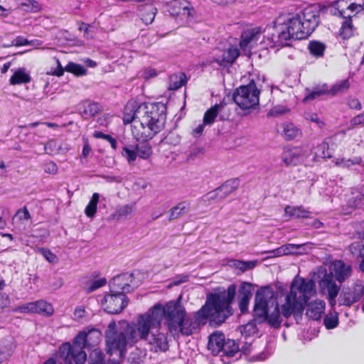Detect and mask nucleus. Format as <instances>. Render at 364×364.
<instances>
[{"label":"nucleus","mask_w":364,"mask_h":364,"mask_svg":"<svg viewBox=\"0 0 364 364\" xmlns=\"http://www.w3.org/2000/svg\"><path fill=\"white\" fill-rule=\"evenodd\" d=\"M321 11L314 6H310L297 14H282L273 21L276 33L272 39L282 46H290L287 43L291 40L307 38L320 23Z\"/></svg>","instance_id":"f257e3e1"},{"label":"nucleus","mask_w":364,"mask_h":364,"mask_svg":"<svg viewBox=\"0 0 364 364\" xmlns=\"http://www.w3.org/2000/svg\"><path fill=\"white\" fill-rule=\"evenodd\" d=\"M236 289V284H232L227 289L219 287L214 292L208 294L205 304L192 318L196 326L199 328L200 325L205 324L209 318L210 325L217 327L231 316L234 313L232 304L235 298Z\"/></svg>","instance_id":"f03ea898"},{"label":"nucleus","mask_w":364,"mask_h":364,"mask_svg":"<svg viewBox=\"0 0 364 364\" xmlns=\"http://www.w3.org/2000/svg\"><path fill=\"white\" fill-rule=\"evenodd\" d=\"M139 126L134 125L132 133L137 141H149L160 132L166 119V106L161 102L144 103L137 107Z\"/></svg>","instance_id":"7ed1b4c3"},{"label":"nucleus","mask_w":364,"mask_h":364,"mask_svg":"<svg viewBox=\"0 0 364 364\" xmlns=\"http://www.w3.org/2000/svg\"><path fill=\"white\" fill-rule=\"evenodd\" d=\"M272 294L270 288L265 287L257 291L255 297L252 319L247 326L256 328L257 325L267 323L269 327L278 329L281 327L283 321L280 315V307L276 301L272 311L268 304L267 293Z\"/></svg>","instance_id":"20e7f679"},{"label":"nucleus","mask_w":364,"mask_h":364,"mask_svg":"<svg viewBox=\"0 0 364 364\" xmlns=\"http://www.w3.org/2000/svg\"><path fill=\"white\" fill-rule=\"evenodd\" d=\"M148 316L139 315L136 322L127 324L125 327L126 347L127 345L134 346L137 342H146L153 329L149 323Z\"/></svg>","instance_id":"39448f33"},{"label":"nucleus","mask_w":364,"mask_h":364,"mask_svg":"<svg viewBox=\"0 0 364 364\" xmlns=\"http://www.w3.org/2000/svg\"><path fill=\"white\" fill-rule=\"evenodd\" d=\"M180 301H170L163 306L161 304H155L151 312H146L141 314L142 316H148L149 323L156 329L161 327V321L164 318L166 324L169 328L170 323L174 318L175 312L177 310Z\"/></svg>","instance_id":"423d86ee"},{"label":"nucleus","mask_w":364,"mask_h":364,"mask_svg":"<svg viewBox=\"0 0 364 364\" xmlns=\"http://www.w3.org/2000/svg\"><path fill=\"white\" fill-rule=\"evenodd\" d=\"M259 90L254 80L246 85L240 86L232 96V101L242 109L255 108L259 104Z\"/></svg>","instance_id":"0eeeda50"},{"label":"nucleus","mask_w":364,"mask_h":364,"mask_svg":"<svg viewBox=\"0 0 364 364\" xmlns=\"http://www.w3.org/2000/svg\"><path fill=\"white\" fill-rule=\"evenodd\" d=\"M197 329L198 327L193 322V319L191 317H186V310L180 302L174 318L170 323L169 331L173 333L179 331L182 335L188 336L192 335Z\"/></svg>","instance_id":"6e6552de"},{"label":"nucleus","mask_w":364,"mask_h":364,"mask_svg":"<svg viewBox=\"0 0 364 364\" xmlns=\"http://www.w3.org/2000/svg\"><path fill=\"white\" fill-rule=\"evenodd\" d=\"M106 343L108 347L107 353L112 354L111 350L119 352L120 357L124 355L126 352L125 328L119 333L117 331L114 321H111L105 331Z\"/></svg>","instance_id":"1a4fd4ad"},{"label":"nucleus","mask_w":364,"mask_h":364,"mask_svg":"<svg viewBox=\"0 0 364 364\" xmlns=\"http://www.w3.org/2000/svg\"><path fill=\"white\" fill-rule=\"evenodd\" d=\"M165 11L170 16L179 17L181 20L185 21L186 23H190L196 14L191 3L186 0H172L168 2Z\"/></svg>","instance_id":"9d476101"},{"label":"nucleus","mask_w":364,"mask_h":364,"mask_svg":"<svg viewBox=\"0 0 364 364\" xmlns=\"http://www.w3.org/2000/svg\"><path fill=\"white\" fill-rule=\"evenodd\" d=\"M128 297L124 294H107L101 301V305L105 311L109 314L121 313L127 306Z\"/></svg>","instance_id":"9b49d317"},{"label":"nucleus","mask_w":364,"mask_h":364,"mask_svg":"<svg viewBox=\"0 0 364 364\" xmlns=\"http://www.w3.org/2000/svg\"><path fill=\"white\" fill-rule=\"evenodd\" d=\"M363 295L364 284L362 281H358L350 287H343L338 296V304L340 306H350L359 301Z\"/></svg>","instance_id":"f8f14e48"},{"label":"nucleus","mask_w":364,"mask_h":364,"mask_svg":"<svg viewBox=\"0 0 364 364\" xmlns=\"http://www.w3.org/2000/svg\"><path fill=\"white\" fill-rule=\"evenodd\" d=\"M101 332L97 328L79 332L73 341L74 350H80L95 346L100 342Z\"/></svg>","instance_id":"ddd939ff"},{"label":"nucleus","mask_w":364,"mask_h":364,"mask_svg":"<svg viewBox=\"0 0 364 364\" xmlns=\"http://www.w3.org/2000/svg\"><path fill=\"white\" fill-rule=\"evenodd\" d=\"M305 306L306 305L297 299V292L290 291L286 296L284 304L281 306L280 315L286 318H289L292 314L296 318H301Z\"/></svg>","instance_id":"4468645a"},{"label":"nucleus","mask_w":364,"mask_h":364,"mask_svg":"<svg viewBox=\"0 0 364 364\" xmlns=\"http://www.w3.org/2000/svg\"><path fill=\"white\" fill-rule=\"evenodd\" d=\"M290 291H299L301 294L297 299L306 305L311 296L316 293V284L314 279L296 277L291 284Z\"/></svg>","instance_id":"2eb2a0df"},{"label":"nucleus","mask_w":364,"mask_h":364,"mask_svg":"<svg viewBox=\"0 0 364 364\" xmlns=\"http://www.w3.org/2000/svg\"><path fill=\"white\" fill-rule=\"evenodd\" d=\"M320 272L323 273V276L318 282V285L321 289H327L328 299L329 304L333 307L336 304V297L338 295L341 287L338 286L335 281L333 280L331 273H327L326 268L321 267Z\"/></svg>","instance_id":"dca6fc26"},{"label":"nucleus","mask_w":364,"mask_h":364,"mask_svg":"<svg viewBox=\"0 0 364 364\" xmlns=\"http://www.w3.org/2000/svg\"><path fill=\"white\" fill-rule=\"evenodd\" d=\"M310 154L307 147H287L284 149L282 159L287 166H296L306 159Z\"/></svg>","instance_id":"f3484780"},{"label":"nucleus","mask_w":364,"mask_h":364,"mask_svg":"<svg viewBox=\"0 0 364 364\" xmlns=\"http://www.w3.org/2000/svg\"><path fill=\"white\" fill-rule=\"evenodd\" d=\"M133 279L134 274L128 272L114 277L109 283V292L124 294L131 292Z\"/></svg>","instance_id":"a211bd4d"},{"label":"nucleus","mask_w":364,"mask_h":364,"mask_svg":"<svg viewBox=\"0 0 364 364\" xmlns=\"http://www.w3.org/2000/svg\"><path fill=\"white\" fill-rule=\"evenodd\" d=\"M146 343L154 352H166L168 349L167 336L166 333L159 331V328L153 329Z\"/></svg>","instance_id":"6ab92c4d"},{"label":"nucleus","mask_w":364,"mask_h":364,"mask_svg":"<svg viewBox=\"0 0 364 364\" xmlns=\"http://www.w3.org/2000/svg\"><path fill=\"white\" fill-rule=\"evenodd\" d=\"M328 273L332 274L333 279L335 278L339 283H342L351 276L352 267L342 260H336L333 262L331 270Z\"/></svg>","instance_id":"aec40b11"},{"label":"nucleus","mask_w":364,"mask_h":364,"mask_svg":"<svg viewBox=\"0 0 364 364\" xmlns=\"http://www.w3.org/2000/svg\"><path fill=\"white\" fill-rule=\"evenodd\" d=\"M56 63L58 65L57 68L53 70L52 69L50 72H48V75L60 77L64 74L65 70L73 73L77 76H82L86 74L87 70L82 65L77 64L73 62H70L68 63L65 68H63L58 59H56Z\"/></svg>","instance_id":"412c9836"},{"label":"nucleus","mask_w":364,"mask_h":364,"mask_svg":"<svg viewBox=\"0 0 364 364\" xmlns=\"http://www.w3.org/2000/svg\"><path fill=\"white\" fill-rule=\"evenodd\" d=\"M261 30L259 28H254L243 31L240 43V48L243 50L251 48L259 40Z\"/></svg>","instance_id":"4be33fe9"},{"label":"nucleus","mask_w":364,"mask_h":364,"mask_svg":"<svg viewBox=\"0 0 364 364\" xmlns=\"http://www.w3.org/2000/svg\"><path fill=\"white\" fill-rule=\"evenodd\" d=\"M339 16L344 19L342 23L341 27L339 30V35L343 39H348L353 35L354 26L352 22V16L350 14L346 15L344 9H338Z\"/></svg>","instance_id":"5701e85b"},{"label":"nucleus","mask_w":364,"mask_h":364,"mask_svg":"<svg viewBox=\"0 0 364 364\" xmlns=\"http://www.w3.org/2000/svg\"><path fill=\"white\" fill-rule=\"evenodd\" d=\"M225 341V336L222 332L218 331L210 334L208 343V350H210L214 355L220 354Z\"/></svg>","instance_id":"b1692460"},{"label":"nucleus","mask_w":364,"mask_h":364,"mask_svg":"<svg viewBox=\"0 0 364 364\" xmlns=\"http://www.w3.org/2000/svg\"><path fill=\"white\" fill-rule=\"evenodd\" d=\"M80 114L85 118L95 117L102 111L100 104L87 100L80 104Z\"/></svg>","instance_id":"393cba45"},{"label":"nucleus","mask_w":364,"mask_h":364,"mask_svg":"<svg viewBox=\"0 0 364 364\" xmlns=\"http://www.w3.org/2000/svg\"><path fill=\"white\" fill-rule=\"evenodd\" d=\"M306 315L311 319L319 320L324 312L325 302L322 300H316L306 304Z\"/></svg>","instance_id":"a878e982"},{"label":"nucleus","mask_w":364,"mask_h":364,"mask_svg":"<svg viewBox=\"0 0 364 364\" xmlns=\"http://www.w3.org/2000/svg\"><path fill=\"white\" fill-rule=\"evenodd\" d=\"M190 209L191 203L188 201H181L168 210L167 219L169 222H171L182 215L188 214Z\"/></svg>","instance_id":"bb28decb"},{"label":"nucleus","mask_w":364,"mask_h":364,"mask_svg":"<svg viewBox=\"0 0 364 364\" xmlns=\"http://www.w3.org/2000/svg\"><path fill=\"white\" fill-rule=\"evenodd\" d=\"M358 238L360 241H355L350 244L349 249L353 255H357L362 258L359 264V268L361 272H364V232H358Z\"/></svg>","instance_id":"cd10ccee"},{"label":"nucleus","mask_w":364,"mask_h":364,"mask_svg":"<svg viewBox=\"0 0 364 364\" xmlns=\"http://www.w3.org/2000/svg\"><path fill=\"white\" fill-rule=\"evenodd\" d=\"M240 186V180L237 178L226 181L220 186L218 187L223 199H225L232 193L235 191Z\"/></svg>","instance_id":"c85d7f7f"},{"label":"nucleus","mask_w":364,"mask_h":364,"mask_svg":"<svg viewBox=\"0 0 364 364\" xmlns=\"http://www.w3.org/2000/svg\"><path fill=\"white\" fill-rule=\"evenodd\" d=\"M347 205L353 209H364V186L359 191L352 193V196L348 199Z\"/></svg>","instance_id":"c756f323"},{"label":"nucleus","mask_w":364,"mask_h":364,"mask_svg":"<svg viewBox=\"0 0 364 364\" xmlns=\"http://www.w3.org/2000/svg\"><path fill=\"white\" fill-rule=\"evenodd\" d=\"M240 52L237 48L233 46L230 47L223 52L221 59L220 60V65L224 67L232 65L237 58Z\"/></svg>","instance_id":"7c9ffc66"},{"label":"nucleus","mask_w":364,"mask_h":364,"mask_svg":"<svg viewBox=\"0 0 364 364\" xmlns=\"http://www.w3.org/2000/svg\"><path fill=\"white\" fill-rule=\"evenodd\" d=\"M257 264V260L252 261H242L238 259H230L228 262V265L230 267L239 269L240 272H245L249 269H252L256 267Z\"/></svg>","instance_id":"2f4dec72"},{"label":"nucleus","mask_w":364,"mask_h":364,"mask_svg":"<svg viewBox=\"0 0 364 364\" xmlns=\"http://www.w3.org/2000/svg\"><path fill=\"white\" fill-rule=\"evenodd\" d=\"M240 348L238 343L232 339H225L220 356H227L228 358H232L235 354L238 353Z\"/></svg>","instance_id":"473e14b6"},{"label":"nucleus","mask_w":364,"mask_h":364,"mask_svg":"<svg viewBox=\"0 0 364 364\" xmlns=\"http://www.w3.org/2000/svg\"><path fill=\"white\" fill-rule=\"evenodd\" d=\"M284 212L286 215H288L290 218H304L308 219L310 218L311 213L304 209L302 206L299 207H292L287 205L284 208Z\"/></svg>","instance_id":"72a5a7b5"},{"label":"nucleus","mask_w":364,"mask_h":364,"mask_svg":"<svg viewBox=\"0 0 364 364\" xmlns=\"http://www.w3.org/2000/svg\"><path fill=\"white\" fill-rule=\"evenodd\" d=\"M326 49V46L324 43L316 40L309 41L308 45L310 54L316 58H322Z\"/></svg>","instance_id":"f704fd0d"},{"label":"nucleus","mask_w":364,"mask_h":364,"mask_svg":"<svg viewBox=\"0 0 364 364\" xmlns=\"http://www.w3.org/2000/svg\"><path fill=\"white\" fill-rule=\"evenodd\" d=\"M74 348L68 343H63L58 348V356L63 360L65 364H72V355Z\"/></svg>","instance_id":"c9c22d12"},{"label":"nucleus","mask_w":364,"mask_h":364,"mask_svg":"<svg viewBox=\"0 0 364 364\" xmlns=\"http://www.w3.org/2000/svg\"><path fill=\"white\" fill-rule=\"evenodd\" d=\"M31 76L26 73L25 68H18L11 77L9 82L11 85H19L30 82Z\"/></svg>","instance_id":"e433bc0d"},{"label":"nucleus","mask_w":364,"mask_h":364,"mask_svg":"<svg viewBox=\"0 0 364 364\" xmlns=\"http://www.w3.org/2000/svg\"><path fill=\"white\" fill-rule=\"evenodd\" d=\"M186 82L187 77L185 73L173 74L169 77L168 89L176 90L184 85Z\"/></svg>","instance_id":"4c0bfd02"},{"label":"nucleus","mask_w":364,"mask_h":364,"mask_svg":"<svg viewBox=\"0 0 364 364\" xmlns=\"http://www.w3.org/2000/svg\"><path fill=\"white\" fill-rule=\"evenodd\" d=\"M141 19L146 25L151 24L155 18L157 9L153 6H144L141 10Z\"/></svg>","instance_id":"58836bf2"},{"label":"nucleus","mask_w":364,"mask_h":364,"mask_svg":"<svg viewBox=\"0 0 364 364\" xmlns=\"http://www.w3.org/2000/svg\"><path fill=\"white\" fill-rule=\"evenodd\" d=\"M135 146L137 156L142 159H148L152 154L151 146L147 142L148 141H141Z\"/></svg>","instance_id":"ea45409f"},{"label":"nucleus","mask_w":364,"mask_h":364,"mask_svg":"<svg viewBox=\"0 0 364 364\" xmlns=\"http://www.w3.org/2000/svg\"><path fill=\"white\" fill-rule=\"evenodd\" d=\"M34 313L50 316L53 314V309L50 304L43 300L34 302Z\"/></svg>","instance_id":"a19ab883"},{"label":"nucleus","mask_w":364,"mask_h":364,"mask_svg":"<svg viewBox=\"0 0 364 364\" xmlns=\"http://www.w3.org/2000/svg\"><path fill=\"white\" fill-rule=\"evenodd\" d=\"M328 87L326 84H323L321 86H317L314 88V90L310 92L308 95L305 96L303 101L304 102H306L311 100H313L316 98L321 97L325 94H328Z\"/></svg>","instance_id":"79ce46f5"},{"label":"nucleus","mask_w":364,"mask_h":364,"mask_svg":"<svg viewBox=\"0 0 364 364\" xmlns=\"http://www.w3.org/2000/svg\"><path fill=\"white\" fill-rule=\"evenodd\" d=\"M100 200V194L93 193L89 203L85 208V213L88 218H93L97 212V206Z\"/></svg>","instance_id":"37998d69"},{"label":"nucleus","mask_w":364,"mask_h":364,"mask_svg":"<svg viewBox=\"0 0 364 364\" xmlns=\"http://www.w3.org/2000/svg\"><path fill=\"white\" fill-rule=\"evenodd\" d=\"M146 355V350L136 348L130 353L128 361L129 364H144Z\"/></svg>","instance_id":"c03bdc74"},{"label":"nucleus","mask_w":364,"mask_h":364,"mask_svg":"<svg viewBox=\"0 0 364 364\" xmlns=\"http://www.w3.org/2000/svg\"><path fill=\"white\" fill-rule=\"evenodd\" d=\"M350 87V82L348 79L341 80L333 85L331 89H328V93L331 95H336L339 93H343Z\"/></svg>","instance_id":"a18cd8bd"},{"label":"nucleus","mask_w":364,"mask_h":364,"mask_svg":"<svg viewBox=\"0 0 364 364\" xmlns=\"http://www.w3.org/2000/svg\"><path fill=\"white\" fill-rule=\"evenodd\" d=\"M136 112H137V107L134 109L132 107V109L129 108V105H127L124 108V124H129L132 122H134V125L139 126V118L138 116H136Z\"/></svg>","instance_id":"49530a36"},{"label":"nucleus","mask_w":364,"mask_h":364,"mask_svg":"<svg viewBox=\"0 0 364 364\" xmlns=\"http://www.w3.org/2000/svg\"><path fill=\"white\" fill-rule=\"evenodd\" d=\"M300 134V130L291 123L284 126L283 135L286 140H292Z\"/></svg>","instance_id":"de8ad7c7"},{"label":"nucleus","mask_w":364,"mask_h":364,"mask_svg":"<svg viewBox=\"0 0 364 364\" xmlns=\"http://www.w3.org/2000/svg\"><path fill=\"white\" fill-rule=\"evenodd\" d=\"M121 154L127 160L129 164H133L137 158L136 148L133 146H124Z\"/></svg>","instance_id":"09e8293b"},{"label":"nucleus","mask_w":364,"mask_h":364,"mask_svg":"<svg viewBox=\"0 0 364 364\" xmlns=\"http://www.w3.org/2000/svg\"><path fill=\"white\" fill-rule=\"evenodd\" d=\"M218 105H214L208 109L204 114V124L211 125L214 123L215 118L218 115Z\"/></svg>","instance_id":"8fccbe9b"},{"label":"nucleus","mask_w":364,"mask_h":364,"mask_svg":"<svg viewBox=\"0 0 364 364\" xmlns=\"http://www.w3.org/2000/svg\"><path fill=\"white\" fill-rule=\"evenodd\" d=\"M62 149V145L55 139L49 140L44 146V150L46 154L53 155L59 154Z\"/></svg>","instance_id":"3c124183"},{"label":"nucleus","mask_w":364,"mask_h":364,"mask_svg":"<svg viewBox=\"0 0 364 364\" xmlns=\"http://www.w3.org/2000/svg\"><path fill=\"white\" fill-rule=\"evenodd\" d=\"M323 324L327 329H333L338 325V316L337 313L328 314L324 319Z\"/></svg>","instance_id":"603ef678"},{"label":"nucleus","mask_w":364,"mask_h":364,"mask_svg":"<svg viewBox=\"0 0 364 364\" xmlns=\"http://www.w3.org/2000/svg\"><path fill=\"white\" fill-rule=\"evenodd\" d=\"M93 136L96 139H103L107 141V142H109L111 145V147L116 150L117 148V141L116 139L112 137L109 134H105L100 131H95L93 134Z\"/></svg>","instance_id":"864d4df0"},{"label":"nucleus","mask_w":364,"mask_h":364,"mask_svg":"<svg viewBox=\"0 0 364 364\" xmlns=\"http://www.w3.org/2000/svg\"><path fill=\"white\" fill-rule=\"evenodd\" d=\"M202 200L205 203H210L212 201L217 202L222 200L223 199L222 198L220 193L218 191V188H217L215 190L211 191L208 192L207 194L204 195L202 198Z\"/></svg>","instance_id":"5fc2aeb1"},{"label":"nucleus","mask_w":364,"mask_h":364,"mask_svg":"<svg viewBox=\"0 0 364 364\" xmlns=\"http://www.w3.org/2000/svg\"><path fill=\"white\" fill-rule=\"evenodd\" d=\"M133 211H134V207L132 205H125L119 208L117 210L114 217V218L116 217L117 219L126 218L129 215H131L132 213H133Z\"/></svg>","instance_id":"6e6d98bb"},{"label":"nucleus","mask_w":364,"mask_h":364,"mask_svg":"<svg viewBox=\"0 0 364 364\" xmlns=\"http://www.w3.org/2000/svg\"><path fill=\"white\" fill-rule=\"evenodd\" d=\"M239 298H250L252 297V284L249 282H242L238 290Z\"/></svg>","instance_id":"4d7b16f0"},{"label":"nucleus","mask_w":364,"mask_h":364,"mask_svg":"<svg viewBox=\"0 0 364 364\" xmlns=\"http://www.w3.org/2000/svg\"><path fill=\"white\" fill-rule=\"evenodd\" d=\"M181 137L178 134L170 132L164 139L161 140V143L176 146L180 143Z\"/></svg>","instance_id":"13d9d810"},{"label":"nucleus","mask_w":364,"mask_h":364,"mask_svg":"<svg viewBox=\"0 0 364 364\" xmlns=\"http://www.w3.org/2000/svg\"><path fill=\"white\" fill-rule=\"evenodd\" d=\"M38 252L43 256V257L52 264H56L58 262L57 256L52 252L49 249L41 247L38 249Z\"/></svg>","instance_id":"bf43d9fd"},{"label":"nucleus","mask_w":364,"mask_h":364,"mask_svg":"<svg viewBox=\"0 0 364 364\" xmlns=\"http://www.w3.org/2000/svg\"><path fill=\"white\" fill-rule=\"evenodd\" d=\"M83 350H74L72 355V362L74 361L75 364H84L85 363L87 354Z\"/></svg>","instance_id":"052dcab7"},{"label":"nucleus","mask_w":364,"mask_h":364,"mask_svg":"<svg viewBox=\"0 0 364 364\" xmlns=\"http://www.w3.org/2000/svg\"><path fill=\"white\" fill-rule=\"evenodd\" d=\"M21 6L24 8V10L28 12H36L39 10V4L36 1L23 0L21 3Z\"/></svg>","instance_id":"680f3d73"},{"label":"nucleus","mask_w":364,"mask_h":364,"mask_svg":"<svg viewBox=\"0 0 364 364\" xmlns=\"http://www.w3.org/2000/svg\"><path fill=\"white\" fill-rule=\"evenodd\" d=\"M328 150L329 148L328 143L322 142L317 146L316 155L322 158H331V156Z\"/></svg>","instance_id":"e2e57ef3"},{"label":"nucleus","mask_w":364,"mask_h":364,"mask_svg":"<svg viewBox=\"0 0 364 364\" xmlns=\"http://www.w3.org/2000/svg\"><path fill=\"white\" fill-rule=\"evenodd\" d=\"M205 149L203 147L193 146L191 148L187 154V161H191L195 160L197 157L204 154Z\"/></svg>","instance_id":"0e129e2a"},{"label":"nucleus","mask_w":364,"mask_h":364,"mask_svg":"<svg viewBox=\"0 0 364 364\" xmlns=\"http://www.w3.org/2000/svg\"><path fill=\"white\" fill-rule=\"evenodd\" d=\"M34 302L27 303L16 307L14 309V312L20 313H34Z\"/></svg>","instance_id":"69168bd1"},{"label":"nucleus","mask_w":364,"mask_h":364,"mask_svg":"<svg viewBox=\"0 0 364 364\" xmlns=\"http://www.w3.org/2000/svg\"><path fill=\"white\" fill-rule=\"evenodd\" d=\"M107 283L105 278H102L98 280H95L91 282L90 285L87 287V292L90 293L96 289L105 286Z\"/></svg>","instance_id":"338daca9"},{"label":"nucleus","mask_w":364,"mask_h":364,"mask_svg":"<svg viewBox=\"0 0 364 364\" xmlns=\"http://www.w3.org/2000/svg\"><path fill=\"white\" fill-rule=\"evenodd\" d=\"M43 170L47 173L55 174L58 173V168L54 162L49 161L44 164Z\"/></svg>","instance_id":"774afa93"}]
</instances>
